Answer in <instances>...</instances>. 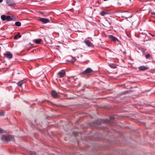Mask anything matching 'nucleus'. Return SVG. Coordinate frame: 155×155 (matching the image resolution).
Here are the masks:
<instances>
[{
    "label": "nucleus",
    "instance_id": "obj_2",
    "mask_svg": "<svg viewBox=\"0 0 155 155\" xmlns=\"http://www.w3.org/2000/svg\"><path fill=\"white\" fill-rule=\"evenodd\" d=\"M92 72V70L90 68H88L83 72V73L84 75H87L90 74Z\"/></svg>",
    "mask_w": 155,
    "mask_h": 155
},
{
    "label": "nucleus",
    "instance_id": "obj_13",
    "mask_svg": "<svg viewBox=\"0 0 155 155\" xmlns=\"http://www.w3.org/2000/svg\"><path fill=\"white\" fill-rule=\"evenodd\" d=\"M6 20H7L8 21H10L12 20L13 19L10 16H6Z\"/></svg>",
    "mask_w": 155,
    "mask_h": 155
},
{
    "label": "nucleus",
    "instance_id": "obj_6",
    "mask_svg": "<svg viewBox=\"0 0 155 155\" xmlns=\"http://www.w3.org/2000/svg\"><path fill=\"white\" fill-rule=\"evenodd\" d=\"M138 69L140 71H143L148 69L149 68L148 67V66H142L138 67Z\"/></svg>",
    "mask_w": 155,
    "mask_h": 155
},
{
    "label": "nucleus",
    "instance_id": "obj_9",
    "mask_svg": "<svg viewBox=\"0 0 155 155\" xmlns=\"http://www.w3.org/2000/svg\"><path fill=\"white\" fill-rule=\"evenodd\" d=\"M65 74L64 70H62L58 73V76L60 78L62 77Z\"/></svg>",
    "mask_w": 155,
    "mask_h": 155
},
{
    "label": "nucleus",
    "instance_id": "obj_7",
    "mask_svg": "<svg viewBox=\"0 0 155 155\" xmlns=\"http://www.w3.org/2000/svg\"><path fill=\"white\" fill-rule=\"evenodd\" d=\"M7 3L9 6H12L15 4V2L12 0H7Z\"/></svg>",
    "mask_w": 155,
    "mask_h": 155
},
{
    "label": "nucleus",
    "instance_id": "obj_21",
    "mask_svg": "<svg viewBox=\"0 0 155 155\" xmlns=\"http://www.w3.org/2000/svg\"><path fill=\"white\" fill-rule=\"evenodd\" d=\"M150 57V55L148 54L146 55V57L147 58H148Z\"/></svg>",
    "mask_w": 155,
    "mask_h": 155
},
{
    "label": "nucleus",
    "instance_id": "obj_27",
    "mask_svg": "<svg viewBox=\"0 0 155 155\" xmlns=\"http://www.w3.org/2000/svg\"><path fill=\"white\" fill-rule=\"evenodd\" d=\"M31 154L32 155H33V154H32V153H31Z\"/></svg>",
    "mask_w": 155,
    "mask_h": 155
},
{
    "label": "nucleus",
    "instance_id": "obj_1",
    "mask_svg": "<svg viewBox=\"0 0 155 155\" xmlns=\"http://www.w3.org/2000/svg\"><path fill=\"white\" fill-rule=\"evenodd\" d=\"M13 138V136L8 135H3L1 138V140L4 141H8Z\"/></svg>",
    "mask_w": 155,
    "mask_h": 155
},
{
    "label": "nucleus",
    "instance_id": "obj_16",
    "mask_svg": "<svg viewBox=\"0 0 155 155\" xmlns=\"http://www.w3.org/2000/svg\"><path fill=\"white\" fill-rule=\"evenodd\" d=\"M15 25L17 26H20L21 25V23L19 21H17L15 23Z\"/></svg>",
    "mask_w": 155,
    "mask_h": 155
},
{
    "label": "nucleus",
    "instance_id": "obj_14",
    "mask_svg": "<svg viewBox=\"0 0 155 155\" xmlns=\"http://www.w3.org/2000/svg\"><path fill=\"white\" fill-rule=\"evenodd\" d=\"M1 18L3 21L6 20V16L5 15H3L1 16Z\"/></svg>",
    "mask_w": 155,
    "mask_h": 155
},
{
    "label": "nucleus",
    "instance_id": "obj_8",
    "mask_svg": "<svg viewBox=\"0 0 155 155\" xmlns=\"http://www.w3.org/2000/svg\"><path fill=\"white\" fill-rule=\"evenodd\" d=\"M52 95L53 97L55 98H58V94L55 91H53L51 92Z\"/></svg>",
    "mask_w": 155,
    "mask_h": 155
},
{
    "label": "nucleus",
    "instance_id": "obj_11",
    "mask_svg": "<svg viewBox=\"0 0 155 155\" xmlns=\"http://www.w3.org/2000/svg\"><path fill=\"white\" fill-rule=\"evenodd\" d=\"M109 38H110V39L113 41H118V39L114 37L112 35L109 36Z\"/></svg>",
    "mask_w": 155,
    "mask_h": 155
},
{
    "label": "nucleus",
    "instance_id": "obj_17",
    "mask_svg": "<svg viewBox=\"0 0 155 155\" xmlns=\"http://www.w3.org/2000/svg\"><path fill=\"white\" fill-rule=\"evenodd\" d=\"M108 14L107 13L105 12L104 11H102L100 13V14L102 16H104L106 14Z\"/></svg>",
    "mask_w": 155,
    "mask_h": 155
},
{
    "label": "nucleus",
    "instance_id": "obj_10",
    "mask_svg": "<svg viewBox=\"0 0 155 155\" xmlns=\"http://www.w3.org/2000/svg\"><path fill=\"white\" fill-rule=\"evenodd\" d=\"M26 83V81H19L18 83V85L20 87H21L22 85Z\"/></svg>",
    "mask_w": 155,
    "mask_h": 155
},
{
    "label": "nucleus",
    "instance_id": "obj_26",
    "mask_svg": "<svg viewBox=\"0 0 155 155\" xmlns=\"http://www.w3.org/2000/svg\"><path fill=\"white\" fill-rule=\"evenodd\" d=\"M34 155H36V153H34Z\"/></svg>",
    "mask_w": 155,
    "mask_h": 155
},
{
    "label": "nucleus",
    "instance_id": "obj_22",
    "mask_svg": "<svg viewBox=\"0 0 155 155\" xmlns=\"http://www.w3.org/2000/svg\"><path fill=\"white\" fill-rule=\"evenodd\" d=\"M151 14L152 15H155V12H151Z\"/></svg>",
    "mask_w": 155,
    "mask_h": 155
},
{
    "label": "nucleus",
    "instance_id": "obj_3",
    "mask_svg": "<svg viewBox=\"0 0 155 155\" xmlns=\"http://www.w3.org/2000/svg\"><path fill=\"white\" fill-rule=\"evenodd\" d=\"M84 43L85 44L89 47H92L94 45L92 43L90 42L89 41L87 40H85L84 41Z\"/></svg>",
    "mask_w": 155,
    "mask_h": 155
},
{
    "label": "nucleus",
    "instance_id": "obj_18",
    "mask_svg": "<svg viewBox=\"0 0 155 155\" xmlns=\"http://www.w3.org/2000/svg\"><path fill=\"white\" fill-rule=\"evenodd\" d=\"M110 66L111 68H116V65H114V64H110Z\"/></svg>",
    "mask_w": 155,
    "mask_h": 155
},
{
    "label": "nucleus",
    "instance_id": "obj_5",
    "mask_svg": "<svg viewBox=\"0 0 155 155\" xmlns=\"http://www.w3.org/2000/svg\"><path fill=\"white\" fill-rule=\"evenodd\" d=\"M4 55L6 57L8 58L9 59L12 58V54L8 52L5 53L4 54Z\"/></svg>",
    "mask_w": 155,
    "mask_h": 155
},
{
    "label": "nucleus",
    "instance_id": "obj_20",
    "mask_svg": "<svg viewBox=\"0 0 155 155\" xmlns=\"http://www.w3.org/2000/svg\"><path fill=\"white\" fill-rule=\"evenodd\" d=\"M76 58H72V60L71 61V62H74L76 61Z\"/></svg>",
    "mask_w": 155,
    "mask_h": 155
},
{
    "label": "nucleus",
    "instance_id": "obj_24",
    "mask_svg": "<svg viewBox=\"0 0 155 155\" xmlns=\"http://www.w3.org/2000/svg\"><path fill=\"white\" fill-rule=\"evenodd\" d=\"M3 0H0V3H1L2 2Z\"/></svg>",
    "mask_w": 155,
    "mask_h": 155
},
{
    "label": "nucleus",
    "instance_id": "obj_25",
    "mask_svg": "<svg viewBox=\"0 0 155 155\" xmlns=\"http://www.w3.org/2000/svg\"><path fill=\"white\" fill-rule=\"evenodd\" d=\"M142 51H143L145 52V50H144V49H143V50H142Z\"/></svg>",
    "mask_w": 155,
    "mask_h": 155
},
{
    "label": "nucleus",
    "instance_id": "obj_19",
    "mask_svg": "<svg viewBox=\"0 0 155 155\" xmlns=\"http://www.w3.org/2000/svg\"><path fill=\"white\" fill-rule=\"evenodd\" d=\"M5 112L4 111H2L0 112V116H3L5 114Z\"/></svg>",
    "mask_w": 155,
    "mask_h": 155
},
{
    "label": "nucleus",
    "instance_id": "obj_4",
    "mask_svg": "<svg viewBox=\"0 0 155 155\" xmlns=\"http://www.w3.org/2000/svg\"><path fill=\"white\" fill-rule=\"evenodd\" d=\"M39 20L43 23H47L49 22V21L48 19L43 18H40L39 19Z\"/></svg>",
    "mask_w": 155,
    "mask_h": 155
},
{
    "label": "nucleus",
    "instance_id": "obj_23",
    "mask_svg": "<svg viewBox=\"0 0 155 155\" xmlns=\"http://www.w3.org/2000/svg\"><path fill=\"white\" fill-rule=\"evenodd\" d=\"M3 131L0 128V133H2Z\"/></svg>",
    "mask_w": 155,
    "mask_h": 155
},
{
    "label": "nucleus",
    "instance_id": "obj_12",
    "mask_svg": "<svg viewBox=\"0 0 155 155\" xmlns=\"http://www.w3.org/2000/svg\"><path fill=\"white\" fill-rule=\"evenodd\" d=\"M42 41V40L41 39H37L35 40L34 42L36 44H38L40 43Z\"/></svg>",
    "mask_w": 155,
    "mask_h": 155
},
{
    "label": "nucleus",
    "instance_id": "obj_15",
    "mask_svg": "<svg viewBox=\"0 0 155 155\" xmlns=\"http://www.w3.org/2000/svg\"><path fill=\"white\" fill-rule=\"evenodd\" d=\"M18 38H20L21 37V35H20V34L19 33H18L16 35H15L14 37V38L15 39H16L18 38Z\"/></svg>",
    "mask_w": 155,
    "mask_h": 155
}]
</instances>
